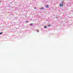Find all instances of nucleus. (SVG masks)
<instances>
[{
  "label": "nucleus",
  "mask_w": 73,
  "mask_h": 73,
  "mask_svg": "<svg viewBox=\"0 0 73 73\" xmlns=\"http://www.w3.org/2000/svg\"><path fill=\"white\" fill-rule=\"evenodd\" d=\"M62 3H60V7H63L64 6V5L63 4V3H64L63 2H62Z\"/></svg>",
  "instance_id": "1"
},
{
  "label": "nucleus",
  "mask_w": 73,
  "mask_h": 73,
  "mask_svg": "<svg viewBox=\"0 0 73 73\" xmlns=\"http://www.w3.org/2000/svg\"><path fill=\"white\" fill-rule=\"evenodd\" d=\"M33 23H31L30 25V26H31V27H32L33 26Z\"/></svg>",
  "instance_id": "2"
},
{
  "label": "nucleus",
  "mask_w": 73,
  "mask_h": 73,
  "mask_svg": "<svg viewBox=\"0 0 73 73\" xmlns=\"http://www.w3.org/2000/svg\"><path fill=\"white\" fill-rule=\"evenodd\" d=\"M46 8H49V6L48 5H46Z\"/></svg>",
  "instance_id": "3"
},
{
  "label": "nucleus",
  "mask_w": 73,
  "mask_h": 73,
  "mask_svg": "<svg viewBox=\"0 0 73 73\" xmlns=\"http://www.w3.org/2000/svg\"><path fill=\"white\" fill-rule=\"evenodd\" d=\"M40 9H42V10H44V8L42 7V8H40Z\"/></svg>",
  "instance_id": "4"
},
{
  "label": "nucleus",
  "mask_w": 73,
  "mask_h": 73,
  "mask_svg": "<svg viewBox=\"0 0 73 73\" xmlns=\"http://www.w3.org/2000/svg\"><path fill=\"white\" fill-rule=\"evenodd\" d=\"M48 27H50L51 26V25H50V24H48Z\"/></svg>",
  "instance_id": "5"
},
{
  "label": "nucleus",
  "mask_w": 73,
  "mask_h": 73,
  "mask_svg": "<svg viewBox=\"0 0 73 73\" xmlns=\"http://www.w3.org/2000/svg\"><path fill=\"white\" fill-rule=\"evenodd\" d=\"M1 34H3V32H2L0 33V35H1Z\"/></svg>",
  "instance_id": "6"
},
{
  "label": "nucleus",
  "mask_w": 73,
  "mask_h": 73,
  "mask_svg": "<svg viewBox=\"0 0 73 73\" xmlns=\"http://www.w3.org/2000/svg\"><path fill=\"white\" fill-rule=\"evenodd\" d=\"M26 23H28V21H25Z\"/></svg>",
  "instance_id": "7"
},
{
  "label": "nucleus",
  "mask_w": 73,
  "mask_h": 73,
  "mask_svg": "<svg viewBox=\"0 0 73 73\" xmlns=\"http://www.w3.org/2000/svg\"><path fill=\"white\" fill-rule=\"evenodd\" d=\"M45 28H47V26H45L44 27Z\"/></svg>",
  "instance_id": "8"
},
{
  "label": "nucleus",
  "mask_w": 73,
  "mask_h": 73,
  "mask_svg": "<svg viewBox=\"0 0 73 73\" xmlns=\"http://www.w3.org/2000/svg\"><path fill=\"white\" fill-rule=\"evenodd\" d=\"M35 9H37L36 8V7H35Z\"/></svg>",
  "instance_id": "9"
},
{
  "label": "nucleus",
  "mask_w": 73,
  "mask_h": 73,
  "mask_svg": "<svg viewBox=\"0 0 73 73\" xmlns=\"http://www.w3.org/2000/svg\"><path fill=\"white\" fill-rule=\"evenodd\" d=\"M1 3V1H0V3Z\"/></svg>",
  "instance_id": "10"
}]
</instances>
